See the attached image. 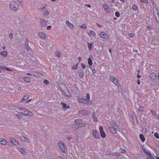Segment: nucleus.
<instances>
[{"label": "nucleus", "instance_id": "nucleus-1", "mask_svg": "<svg viewBox=\"0 0 159 159\" xmlns=\"http://www.w3.org/2000/svg\"><path fill=\"white\" fill-rule=\"evenodd\" d=\"M18 111L19 113L25 116H31L34 115V114L30 111L22 107L20 108Z\"/></svg>", "mask_w": 159, "mask_h": 159}, {"label": "nucleus", "instance_id": "nucleus-2", "mask_svg": "<svg viewBox=\"0 0 159 159\" xmlns=\"http://www.w3.org/2000/svg\"><path fill=\"white\" fill-rule=\"evenodd\" d=\"M74 122L76 124V129L79 127H84L86 125V122L80 119L75 120Z\"/></svg>", "mask_w": 159, "mask_h": 159}, {"label": "nucleus", "instance_id": "nucleus-3", "mask_svg": "<svg viewBox=\"0 0 159 159\" xmlns=\"http://www.w3.org/2000/svg\"><path fill=\"white\" fill-rule=\"evenodd\" d=\"M9 7L12 10L16 11L19 8V5L17 3L14 2H11L9 4Z\"/></svg>", "mask_w": 159, "mask_h": 159}, {"label": "nucleus", "instance_id": "nucleus-4", "mask_svg": "<svg viewBox=\"0 0 159 159\" xmlns=\"http://www.w3.org/2000/svg\"><path fill=\"white\" fill-rule=\"evenodd\" d=\"M58 144L59 146L61 151L62 152L65 153L66 151V147L63 143V142L60 141L58 142Z\"/></svg>", "mask_w": 159, "mask_h": 159}, {"label": "nucleus", "instance_id": "nucleus-5", "mask_svg": "<svg viewBox=\"0 0 159 159\" xmlns=\"http://www.w3.org/2000/svg\"><path fill=\"white\" fill-rule=\"evenodd\" d=\"M110 80L114 84L118 86L119 85V83L117 79L115 76H111L110 77Z\"/></svg>", "mask_w": 159, "mask_h": 159}, {"label": "nucleus", "instance_id": "nucleus-6", "mask_svg": "<svg viewBox=\"0 0 159 159\" xmlns=\"http://www.w3.org/2000/svg\"><path fill=\"white\" fill-rule=\"evenodd\" d=\"M145 154L147 155L148 157V158H150L151 159H154L155 158V156L153 154L151 153L149 151L145 150L144 151Z\"/></svg>", "mask_w": 159, "mask_h": 159}, {"label": "nucleus", "instance_id": "nucleus-7", "mask_svg": "<svg viewBox=\"0 0 159 159\" xmlns=\"http://www.w3.org/2000/svg\"><path fill=\"white\" fill-rule=\"evenodd\" d=\"M93 135L95 138L99 139L100 138L99 133L96 129H94L93 131Z\"/></svg>", "mask_w": 159, "mask_h": 159}, {"label": "nucleus", "instance_id": "nucleus-8", "mask_svg": "<svg viewBox=\"0 0 159 159\" xmlns=\"http://www.w3.org/2000/svg\"><path fill=\"white\" fill-rule=\"evenodd\" d=\"M41 25L43 27L47 25V21L43 18H41L39 21Z\"/></svg>", "mask_w": 159, "mask_h": 159}, {"label": "nucleus", "instance_id": "nucleus-9", "mask_svg": "<svg viewBox=\"0 0 159 159\" xmlns=\"http://www.w3.org/2000/svg\"><path fill=\"white\" fill-rule=\"evenodd\" d=\"M99 130L100 132V135L102 138H105L106 137L105 133L103 131V127L102 126H101L99 127Z\"/></svg>", "mask_w": 159, "mask_h": 159}, {"label": "nucleus", "instance_id": "nucleus-10", "mask_svg": "<svg viewBox=\"0 0 159 159\" xmlns=\"http://www.w3.org/2000/svg\"><path fill=\"white\" fill-rule=\"evenodd\" d=\"M10 142L14 145H17L19 144V142L14 138H10Z\"/></svg>", "mask_w": 159, "mask_h": 159}, {"label": "nucleus", "instance_id": "nucleus-11", "mask_svg": "<svg viewBox=\"0 0 159 159\" xmlns=\"http://www.w3.org/2000/svg\"><path fill=\"white\" fill-rule=\"evenodd\" d=\"M88 111L86 110H81L78 111V113L79 114H81L83 115H86L88 114Z\"/></svg>", "mask_w": 159, "mask_h": 159}, {"label": "nucleus", "instance_id": "nucleus-12", "mask_svg": "<svg viewBox=\"0 0 159 159\" xmlns=\"http://www.w3.org/2000/svg\"><path fill=\"white\" fill-rule=\"evenodd\" d=\"M39 36L43 39H45L46 38V34L45 33L42 32H39L38 33Z\"/></svg>", "mask_w": 159, "mask_h": 159}, {"label": "nucleus", "instance_id": "nucleus-13", "mask_svg": "<svg viewBox=\"0 0 159 159\" xmlns=\"http://www.w3.org/2000/svg\"><path fill=\"white\" fill-rule=\"evenodd\" d=\"M103 7L105 11H106V12L108 13L110 11V8L108 5L106 4H102Z\"/></svg>", "mask_w": 159, "mask_h": 159}, {"label": "nucleus", "instance_id": "nucleus-14", "mask_svg": "<svg viewBox=\"0 0 159 159\" xmlns=\"http://www.w3.org/2000/svg\"><path fill=\"white\" fill-rule=\"evenodd\" d=\"M79 102L81 103H84V104H88V102L86 99L82 98H80L79 99Z\"/></svg>", "mask_w": 159, "mask_h": 159}, {"label": "nucleus", "instance_id": "nucleus-15", "mask_svg": "<svg viewBox=\"0 0 159 159\" xmlns=\"http://www.w3.org/2000/svg\"><path fill=\"white\" fill-rule=\"evenodd\" d=\"M20 138L22 141H23L26 143H29L28 139L24 136H20Z\"/></svg>", "mask_w": 159, "mask_h": 159}, {"label": "nucleus", "instance_id": "nucleus-16", "mask_svg": "<svg viewBox=\"0 0 159 159\" xmlns=\"http://www.w3.org/2000/svg\"><path fill=\"white\" fill-rule=\"evenodd\" d=\"M110 131L111 132L112 134H115L116 133V130L117 128H115L113 127H110L109 128Z\"/></svg>", "mask_w": 159, "mask_h": 159}, {"label": "nucleus", "instance_id": "nucleus-17", "mask_svg": "<svg viewBox=\"0 0 159 159\" xmlns=\"http://www.w3.org/2000/svg\"><path fill=\"white\" fill-rule=\"evenodd\" d=\"M66 91L65 92H63L64 94L68 98L71 97V94L69 92L67 89H66Z\"/></svg>", "mask_w": 159, "mask_h": 159}, {"label": "nucleus", "instance_id": "nucleus-18", "mask_svg": "<svg viewBox=\"0 0 159 159\" xmlns=\"http://www.w3.org/2000/svg\"><path fill=\"white\" fill-rule=\"evenodd\" d=\"M0 143L3 145H5L7 144V142L5 139L2 138H1L0 139Z\"/></svg>", "mask_w": 159, "mask_h": 159}, {"label": "nucleus", "instance_id": "nucleus-19", "mask_svg": "<svg viewBox=\"0 0 159 159\" xmlns=\"http://www.w3.org/2000/svg\"><path fill=\"white\" fill-rule=\"evenodd\" d=\"M78 73H79V76L80 78H82L84 76V72L83 70L81 69L78 72Z\"/></svg>", "mask_w": 159, "mask_h": 159}, {"label": "nucleus", "instance_id": "nucleus-20", "mask_svg": "<svg viewBox=\"0 0 159 159\" xmlns=\"http://www.w3.org/2000/svg\"><path fill=\"white\" fill-rule=\"evenodd\" d=\"M156 74L155 73H152L149 75V77L152 80H154L156 77Z\"/></svg>", "mask_w": 159, "mask_h": 159}, {"label": "nucleus", "instance_id": "nucleus-21", "mask_svg": "<svg viewBox=\"0 0 159 159\" xmlns=\"http://www.w3.org/2000/svg\"><path fill=\"white\" fill-rule=\"evenodd\" d=\"M66 25L70 28L72 29L74 27V25L70 23L68 21H66Z\"/></svg>", "mask_w": 159, "mask_h": 159}, {"label": "nucleus", "instance_id": "nucleus-22", "mask_svg": "<svg viewBox=\"0 0 159 159\" xmlns=\"http://www.w3.org/2000/svg\"><path fill=\"white\" fill-rule=\"evenodd\" d=\"M19 150L22 154L25 155L26 154V152L25 148H19Z\"/></svg>", "mask_w": 159, "mask_h": 159}, {"label": "nucleus", "instance_id": "nucleus-23", "mask_svg": "<svg viewBox=\"0 0 159 159\" xmlns=\"http://www.w3.org/2000/svg\"><path fill=\"white\" fill-rule=\"evenodd\" d=\"M154 15L156 21L159 23V13L157 11V14Z\"/></svg>", "mask_w": 159, "mask_h": 159}, {"label": "nucleus", "instance_id": "nucleus-24", "mask_svg": "<svg viewBox=\"0 0 159 159\" xmlns=\"http://www.w3.org/2000/svg\"><path fill=\"white\" fill-rule=\"evenodd\" d=\"M100 37L103 38H106V36L107 35L104 32H102L100 33Z\"/></svg>", "mask_w": 159, "mask_h": 159}, {"label": "nucleus", "instance_id": "nucleus-25", "mask_svg": "<svg viewBox=\"0 0 159 159\" xmlns=\"http://www.w3.org/2000/svg\"><path fill=\"white\" fill-rule=\"evenodd\" d=\"M0 54L3 57L6 56L7 55V51H3L0 52Z\"/></svg>", "mask_w": 159, "mask_h": 159}, {"label": "nucleus", "instance_id": "nucleus-26", "mask_svg": "<svg viewBox=\"0 0 159 159\" xmlns=\"http://www.w3.org/2000/svg\"><path fill=\"white\" fill-rule=\"evenodd\" d=\"M139 138L142 142H144L145 141V138L142 134H140L139 135Z\"/></svg>", "mask_w": 159, "mask_h": 159}, {"label": "nucleus", "instance_id": "nucleus-27", "mask_svg": "<svg viewBox=\"0 0 159 159\" xmlns=\"http://www.w3.org/2000/svg\"><path fill=\"white\" fill-rule=\"evenodd\" d=\"M93 43H88V47L89 49V50H91L92 48H93Z\"/></svg>", "mask_w": 159, "mask_h": 159}, {"label": "nucleus", "instance_id": "nucleus-28", "mask_svg": "<svg viewBox=\"0 0 159 159\" xmlns=\"http://www.w3.org/2000/svg\"><path fill=\"white\" fill-rule=\"evenodd\" d=\"M92 117L93 118V120L94 121L97 122L98 121L97 118L96 117V116L94 113H93L92 116Z\"/></svg>", "mask_w": 159, "mask_h": 159}, {"label": "nucleus", "instance_id": "nucleus-29", "mask_svg": "<svg viewBox=\"0 0 159 159\" xmlns=\"http://www.w3.org/2000/svg\"><path fill=\"white\" fill-rule=\"evenodd\" d=\"M92 57V56H90V57L89 58H88V64L89 65H92V64H93V62H92V60L90 58V57Z\"/></svg>", "mask_w": 159, "mask_h": 159}, {"label": "nucleus", "instance_id": "nucleus-30", "mask_svg": "<svg viewBox=\"0 0 159 159\" xmlns=\"http://www.w3.org/2000/svg\"><path fill=\"white\" fill-rule=\"evenodd\" d=\"M112 126L111 127H113L114 128H118V126L114 122H113L111 123Z\"/></svg>", "mask_w": 159, "mask_h": 159}, {"label": "nucleus", "instance_id": "nucleus-31", "mask_svg": "<svg viewBox=\"0 0 159 159\" xmlns=\"http://www.w3.org/2000/svg\"><path fill=\"white\" fill-rule=\"evenodd\" d=\"M23 79H24V81H25L27 82H30V79L29 77H24Z\"/></svg>", "mask_w": 159, "mask_h": 159}, {"label": "nucleus", "instance_id": "nucleus-32", "mask_svg": "<svg viewBox=\"0 0 159 159\" xmlns=\"http://www.w3.org/2000/svg\"><path fill=\"white\" fill-rule=\"evenodd\" d=\"M25 47L27 51H30L31 49V48L29 47L27 44H25Z\"/></svg>", "mask_w": 159, "mask_h": 159}, {"label": "nucleus", "instance_id": "nucleus-33", "mask_svg": "<svg viewBox=\"0 0 159 159\" xmlns=\"http://www.w3.org/2000/svg\"><path fill=\"white\" fill-rule=\"evenodd\" d=\"M90 33L93 36H95L96 35L95 33L92 30H90L89 31Z\"/></svg>", "mask_w": 159, "mask_h": 159}, {"label": "nucleus", "instance_id": "nucleus-34", "mask_svg": "<svg viewBox=\"0 0 159 159\" xmlns=\"http://www.w3.org/2000/svg\"><path fill=\"white\" fill-rule=\"evenodd\" d=\"M29 98V96L28 95H27L25 96L22 99V100H25L28 99Z\"/></svg>", "mask_w": 159, "mask_h": 159}, {"label": "nucleus", "instance_id": "nucleus-35", "mask_svg": "<svg viewBox=\"0 0 159 159\" xmlns=\"http://www.w3.org/2000/svg\"><path fill=\"white\" fill-rule=\"evenodd\" d=\"M119 151L120 152L122 153H125L126 152V150L122 148H120V149Z\"/></svg>", "mask_w": 159, "mask_h": 159}, {"label": "nucleus", "instance_id": "nucleus-36", "mask_svg": "<svg viewBox=\"0 0 159 159\" xmlns=\"http://www.w3.org/2000/svg\"><path fill=\"white\" fill-rule=\"evenodd\" d=\"M61 104L62 105V108L63 109H65L66 108V105L65 103L63 102H61Z\"/></svg>", "mask_w": 159, "mask_h": 159}, {"label": "nucleus", "instance_id": "nucleus-37", "mask_svg": "<svg viewBox=\"0 0 159 159\" xmlns=\"http://www.w3.org/2000/svg\"><path fill=\"white\" fill-rule=\"evenodd\" d=\"M87 25L84 24H83V25L80 26V27L84 29H86V28Z\"/></svg>", "mask_w": 159, "mask_h": 159}, {"label": "nucleus", "instance_id": "nucleus-38", "mask_svg": "<svg viewBox=\"0 0 159 159\" xmlns=\"http://www.w3.org/2000/svg\"><path fill=\"white\" fill-rule=\"evenodd\" d=\"M78 65H76L72 67V69L73 70H76L77 69Z\"/></svg>", "mask_w": 159, "mask_h": 159}, {"label": "nucleus", "instance_id": "nucleus-39", "mask_svg": "<svg viewBox=\"0 0 159 159\" xmlns=\"http://www.w3.org/2000/svg\"><path fill=\"white\" fill-rule=\"evenodd\" d=\"M56 56L58 57H60L61 56L60 52H57L56 53Z\"/></svg>", "mask_w": 159, "mask_h": 159}, {"label": "nucleus", "instance_id": "nucleus-40", "mask_svg": "<svg viewBox=\"0 0 159 159\" xmlns=\"http://www.w3.org/2000/svg\"><path fill=\"white\" fill-rule=\"evenodd\" d=\"M154 136L156 138H157L158 139L159 138V134H158L157 133V132L155 133L154 134Z\"/></svg>", "mask_w": 159, "mask_h": 159}, {"label": "nucleus", "instance_id": "nucleus-41", "mask_svg": "<svg viewBox=\"0 0 159 159\" xmlns=\"http://www.w3.org/2000/svg\"><path fill=\"white\" fill-rule=\"evenodd\" d=\"M115 16L117 17H119L120 16L119 13L118 11H116L115 13Z\"/></svg>", "mask_w": 159, "mask_h": 159}, {"label": "nucleus", "instance_id": "nucleus-42", "mask_svg": "<svg viewBox=\"0 0 159 159\" xmlns=\"http://www.w3.org/2000/svg\"><path fill=\"white\" fill-rule=\"evenodd\" d=\"M44 83L45 84L48 85L49 83V82L48 80H45L44 81Z\"/></svg>", "mask_w": 159, "mask_h": 159}, {"label": "nucleus", "instance_id": "nucleus-43", "mask_svg": "<svg viewBox=\"0 0 159 159\" xmlns=\"http://www.w3.org/2000/svg\"><path fill=\"white\" fill-rule=\"evenodd\" d=\"M86 98H87V100H89L90 98V95L89 93H87L86 95Z\"/></svg>", "mask_w": 159, "mask_h": 159}, {"label": "nucleus", "instance_id": "nucleus-44", "mask_svg": "<svg viewBox=\"0 0 159 159\" xmlns=\"http://www.w3.org/2000/svg\"><path fill=\"white\" fill-rule=\"evenodd\" d=\"M13 38V34L12 33H10L9 35V38L10 40H11Z\"/></svg>", "mask_w": 159, "mask_h": 159}, {"label": "nucleus", "instance_id": "nucleus-45", "mask_svg": "<svg viewBox=\"0 0 159 159\" xmlns=\"http://www.w3.org/2000/svg\"><path fill=\"white\" fill-rule=\"evenodd\" d=\"M138 110L140 111H144V109L142 107H139L138 108Z\"/></svg>", "mask_w": 159, "mask_h": 159}, {"label": "nucleus", "instance_id": "nucleus-46", "mask_svg": "<svg viewBox=\"0 0 159 159\" xmlns=\"http://www.w3.org/2000/svg\"><path fill=\"white\" fill-rule=\"evenodd\" d=\"M89 68H90V69H91V70H92V72L93 73H95V69L94 68V67L93 68H92V67H91V66H90Z\"/></svg>", "mask_w": 159, "mask_h": 159}, {"label": "nucleus", "instance_id": "nucleus-47", "mask_svg": "<svg viewBox=\"0 0 159 159\" xmlns=\"http://www.w3.org/2000/svg\"><path fill=\"white\" fill-rule=\"evenodd\" d=\"M132 8L134 10H137V7L135 5H134L132 6Z\"/></svg>", "mask_w": 159, "mask_h": 159}, {"label": "nucleus", "instance_id": "nucleus-48", "mask_svg": "<svg viewBox=\"0 0 159 159\" xmlns=\"http://www.w3.org/2000/svg\"><path fill=\"white\" fill-rule=\"evenodd\" d=\"M151 112L152 113V114L153 115L156 116L157 115L156 114V112L155 111H152V110H151Z\"/></svg>", "mask_w": 159, "mask_h": 159}, {"label": "nucleus", "instance_id": "nucleus-49", "mask_svg": "<svg viewBox=\"0 0 159 159\" xmlns=\"http://www.w3.org/2000/svg\"><path fill=\"white\" fill-rule=\"evenodd\" d=\"M140 1L142 2H144L146 3H147L148 2L147 0H140Z\"/></svg>", "mask_w": 159, "mask_h": 159}, {"label": "nucleus", "instance_id": "nucleus-50", "mask_svg": "<svg viewBox=\"0 0 159 159\" xmlns=\"http://www.w3.org/2000/svg\"><path fill=\"white\" fill-rule=\"evenodd\" d=\"M81 66L82 67L83 69H85V66L83 63L81 64Z\"/></svg>", "mask_w": 159, "mask_h": 159}, {"label": "nucleus", "instance_id": "nucleus-51", "mask_svg": "<svg viewBox=\"0 0 159 159\" xmlns=\"http://www.w3.org/2000/svg\"><path fill=\"white\" fill-rule=\"evenodd\" d=\"M49 14V12L48 11H46V12L43 13L44 15H48Z\"/></svg>", "mask_w": 159, "mask_h": 159}, {"label": "nucleus", "instance_id": "nucleus-52", "mask_svg": "<svg viewBox=\"0 0 159 159\" xmlns=\"http://www.w3.org/2000/svg\"><path fill=\"white\" fill-rule=\"evenodd\" d=\"M17 1L20 3V4H23V2L22 0H17Z\"/></svg>", "mask_w": 159, "mask_h": 159}, {"label": "nucleus", "instance_id": "nucleus-53", "mask_svg": "<svg viewBox=\"0 0 159 159\" xmlns=\"http://www.w3.org/2000/svg\"><path fill=\"white\" fill-rule=\"evenodd\" d=\"M148 28L149 30H152V27L151 25L148 26Z\"/></svg>", "mask_w": 159, "mask_h": 159}, {"label": "nucleus", "instance_id": "nucleus-54", "mask_svg": "<svg viewBox=\"0 0 159 159\" xmlns=\"http://www.w3.org/2000/svg\"><path fill=\"white\" fill-rule=\"evenodd\" d=\"M16 116L19 119H20L21 118V116L19 115H17Z\"/></svg>", "mask_w": 159, "mask_h": 159}, {"label": "nucleus", "instance_id": "nucleus-55", "mask_svg": "<svg viewBox=\"0 0 159 159\" xmlns=\"http://www.w3.org/2000/svg\"><path fill=\"white\" fill-rule=\"evenodd\" d=\"M112 155V154L110 152L106 153V154H105V155L106 156L110 155Z\"/></svg>", "mask_w": 159, "mask_h": 159}, {"label": "nucleus", "instance_id": "nucleus-56", "mask_svg": "<svg viewBox=\"0 0 159 159\" xmlns=\"http://www.w3.org/2000/svg\"><path fill=\"white\" fill-rule=\"evenodd\" d=\"M129 36L131 37H133L134 36V35L133 34H130Z\"/></svg>", "mask_w": 159, "mask_h": 159}, {"label": "nucleus", "instance_id": "nucleus-57", "mask_svg": "<svg viewBox=\"0 0 159 159\" xmlns=\"http://www.w3.org/2000/svg\"><path fill=\"white\" fill-rule=\"evenodd\" d=\"M137 83L139 85L140 84V82L139 80H137Z\"/></svg>", "mask_w": 159, "mask_h": 159}, {"label": "nucleus", "instance_id": "nucleus-58", "mask_svg": "<svg viewBox=\"0 0 159 159\" xmlns=\"http://www.w3.org/2000/svg\"><path fill=\"white\" fill-rule=\"evenodd\" d=\"M67 139L68 140H71L72 139V138L69 137H67Z\"/></svg>", "mask_w": 159, "mask_h": 159}, {"label": "nucleus", "instance_id": "nucleus-59", "mask_svg": "<svg viewBox=\"0 0 159 159\" xmlns=\"http://www.w3.org/2000/svg\"><path fill=\"white\" fill-rule=\"evenodd\" d=\"M51 26H48L47 27V29L50 30L51 29Z\"/></svg>", "mask_w": 159, "mask_h": 159}, {"label": "nucleus", "instance_id": "nucleus-60", "mask_svg": "<svg viewBox=\"0 0 159 159\" xmlns=\"http://www.w3.org/2000/svg\"><path fill=\"white\" fill-rule=\"evenodd\" d=\"M115 155L117 156H119L120 155V154L119 153H116L115 154Z\"/></svg>", "mask_w": 159, "mask_h": 159}, {"label": "nucleus", "instance_id": "nucleus-61", "mask_svg": "<svg viewBox=\"0 0 159 159\" xmlns=\"http://www.w3.org/2000/svg\"><path fill=\"white\" fill-rule=\"evenodd\" d=\"M141 76L139 75V73H138V75H137V77L138 78H140L141 77Z\"/></svg>", "mask_w": 159, "mask_h": 159}, {"label": "nucleus", "instance_id": "nucleus-62", "mask_svg": "<svg viewBox=\"0 0 159 159\" xmlns=\"http://www.w3.org/2000/svg\"><path fill=\"white\" fill-rule=\"evenodd\" d=\"M109 1L111 3H113L114 2V0H109Z\"/></svg>", "mask_w": 159, "mask_h": 159}, {"label": "nucleus", "instance_id": "nucleus-63", "mask_svg": "<svg viewBox=\"0 0 159 159\" xmlns=\"http://www.w3.org/2000/svg\"><path fill=\"white\" fill-rule=\"evenodd\" d=\"M133 51L134 52H137L138 51L137 50H136V49H133Z\"/></svg>", "mask_w": 159, "mask_h": 159}, {"label": "nucleus", "instance_id": "nucleus-64", "mask_svg": "<svg viewBox=\"0 0 159 159\" xmlns=\"http://www.w3.org/2000/svg\"><path fill=\"white\" fill-rule=\"evenodd\" d=\"M156 117L158 119H159V115H157L156 116Z\"/></svg>", "mask_w": 159, "mask_h": 159}]
</instances>
